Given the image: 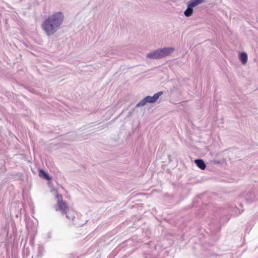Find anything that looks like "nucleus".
I'll use <instances>...</instances> for the list:
<instances>
[{"mask_svg":"<svg viewBox=\"0 0 258 258\" xmlns=\"http://www.w3.org/2000/svg\"><path fill=\"white\" fill-rule=\"evenodd\" d=\"M64 16L62 13H55L44 20L42 28L47 35L53 34L61 25Z\"/></svg>","mask_w":258,"mask_h":258,"instance_id":"nucleus-1","label":"nucleus"},{"mask_svg":"<svg viewBox=\"0 0 258 258\" xmlns=\"http://www.w3.org/2000/svg\"><path fill=\"white\" fill-rule=\"evenodd\" d=\"M56 199L57 200V204L55 208L56 211H60L62 213L66 214V217L69 219L73 220L74 216L72 215L70 216L68 215V212H69V207L67 203L63 201L62 197L61 195L57 194L56 196Z\"/></svg>","mask_w":258,"mask_h":258,"instance_id":"nucleus-2","label":"nucleus"},{"mask_svg":"<svg viewBox=\"0 0 258 258\" xmlns=\"http://www.w3.org/2000/svg\"><path fill=\"white\" fill-rule=\"evenodd\" d=\"M205 2V0H190L188 2L187 9L184 12L186 17H190L193 13V8Z\"/></svg>","mask_w":258,"mask_h":258,"instance_id":"nucleus-3","label":"nucleus"},{"mask_svg":"<svg viewBox=\"0 0 258 258\" xmlns=\"http://www.w3.org/2000/svg\"><path fill=\"white\" fill-rule=\"evenodd\" d=\"M161 95V92H159L154 94L153 96H148L140 101L136 105L137 107L145 106L147 103H154L157 101Z\"/></svg>","mask_w":258,"mask_h":258,"instance_id":"nucleus-4","label":"nucleus"},{"mask_svg":"<svg viewBox=\"0 0 258 258\" xmlns=\"http://www.w3.org/2000/svg\"><path fill=\"white\" fill-rule=\"evenodd\" d=\"M174 50L173 47H165L162 48V57L168 56Z\"/></svg>","mask_w":258,"mask_h":258,"instance_id":"nucleus-5","label":"nucleus"},{"mask_svg":"<svg viewBox=\"0 0 258 258\" xmlns=\"http://www.w3.org/2000/svg\"><path fill=\"white\" fill-rule=\"evenodd\" d=\"M195 162L197 166L202 170H204L206 168V164L204 161L202 159H196L195 160Z\"/></svg>","mask_w":258,"mask_h":258,"instance_id":"nucleus-6","label":"nucleus"},{"mask_svg":"<svg viewBox=\"0 0 258 258\" xmlns=\"http://www.w3.org/2000/svg\"><path fill=\"white\" fill-rule=\"evenodd\" d=\"M161 52L159 51H156L153 53L148 54L147 56L150 58H159L161 57Z\"/></svg>","mask_w":258,"mask_h":258,"instance_id":"nucleus-7","label":"nucleus"},{"mask_svg":"<svg viewBox=\"0 0 258 258\" xmlns=\"http://www.w3.org/2000/svg\"><path fill=\"white\" fill-rule=\"evenodd\" d=\"M239 59L243 64H245L247 61V55L246 52H242L239 54Z\"/></svg>","mask_w":258,"mask_h":258,"instance_id":"nucleus-8","label":"nucleus"},{"mask_svg":"<svg viewBox=\"0 0 258 258\" xmlns=\"http://www.w3.org/2000/svg\"><path fill=\"white\" fill-rule=\"evenodd\" d=\"M39 174L40 177H43L46 179H50L48 174L42 169L39 170Z\"/></svg>","mask_w":258,"mask_h":258,"instance_id":"nucleus-9","label":"nucleus"},{"mask_svg":"<svg viewBox=\"0 0 258 258\" xmlns=\"http://www.w3.org/2000/svg\"><path fill=\"white\" fill-rule=\"evenodd\" d=\"M168 157L169 158V161H168V162H170V156L168 155Z\"/></svg>","mask_w":258,"mask_h":258,"instance_id":"nucleus-10","label":"nucleus"}]
</instances>
